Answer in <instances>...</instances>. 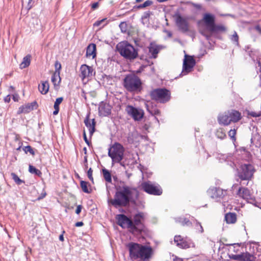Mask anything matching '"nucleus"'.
Here are the masks:
<instances>
[{
    "label": "nucleus",
    "instance_id": "nucleus-60",
    "mask_svg": "<svg viewBox=\"0 0 261 261\" xmlns=\"http://www.w3.org/2000/svg\"><path fill=\"white\" fill-rule=\"evenodd\" d=\"M153 4V1L151 0H147L145 2H144L142 4L144 7V8L150 6Z\"/></svg>",
    "mask_w": 261,
    "mask_h": 261
},
{
    "label": "nucleus",
    "instance_id": "nucleus-17",
    "mask_svg": "<svg viewBox=\"0 0 261 261\" xmlns=\"http://www.w3.org/2000/svg\"><path fill=\"white\" fill-rule=\"evenodd\" d=\"M237 195L243 198L244 199L246 200L248 202L253 204V205L257 206L256 204L254 203L253 202L255 201L254 198H252L250 190L247 188L244 187H240L237 192Z\"/></svg>",
    "mask_w": 261,
    "mask_h": 261
},
{
    "label": "nucleus",
    "instance_id": "nucleus-57",
    "mask_svg": "<svg viewBox=\"0 0 261 261\" xmlns=\"http://www.w3.org/2000/svg\"><path fill=\"white\" fill-rule=\"evenodd\" d=\"M200 33L201 35L204 36L207 41H208L209 42L210 41H211V37H212L211 35L207 34L206 33H205L204 31H200Z\"/></svg>",
    "mask_w": 261,
    "mask_h": 261
},
{
    "label": "nucleus",
    "instance_id": "nucleus-4",
    "mask_svg": "<svg viewBox=\"0 0 261 261\" xmlns=\"http://www.w3.org/2000/svg\"><path fill=\"white\" fill-rule=\"evenodd\" d=\"M116 50L126 60L132 62L139 57L138 49L127 41H123L116 46Z\"/></svg>",
    "mask_w": 261,
    "mask_h": 261
},
{
    "label": "nucleus",
    "instance_id": "nucleus-49",
    "mask_svg": "<svg viewBox=\"0 0 261 261\" xmlns=\"http://www.w3.org/2000/svg\"><path fill=\"white\" fill-rule=\"evenodd\" d=\"M55 70L54 73H56L57 74L60 75V70L62 68V65L60 62L58 60L56 61L55 63Z\"/></svg>",
    "mask_w": 261,
    "mask_h": 261
},
{
    "label": "nucleus",
    "instance_id": "nucleus-12",
    "mask_svg": "<svg viewBox=\"0 0 261 261\" xmlns=\"http://www.w3.org/2000/svg\"><path fill=\"white\" fill-rule=\"evenodd\" d=\"M125 111L128 115L131 116L135 121L141 120L144 115L143 110L139 108L135 107L132 105H127L126 107Z\"/></svg>",
    "mask_w": 261,
    "mask_h": 261
},
{
    "label": "nucleus",
    "instance_id": "nucleus-58",
    "mask_svg": "<svg viewBox=\"0 0 261 261\" xmlns=\"http://www.w3.org/2000/svg\"><path fill=\"white\" fill-rule=\"evenodd\" d=\"M21 113H27V111L25 110V107L24 105L21 106L18 109L17 111V114L19 115Z\"/></svg>",
    "mask_w": 261,
    "mask_h": 261
},
{
    "label": "nucleus",
    "instance_id": "nucleus-46",
    "mask_svg": "<svg viewBox=\"0 0 261 261\" xmlns=\"http://www.w3.org/2000/svg\"><path fill=\"white\" fill-rule=\"evenodd\" d=\"M105 21H106V22L103 24L102 25V27H105V25H106L109 22V20H107V18H104L101 20H98L97 21H96L94 23H93V27H98L101 24H102L103 22H105Z\"/></svg>",
    "mask_w": 261,
    "mask_h": 261
},
{
    "label": "nucleus",
    "instance_id": "nucleus-61",
    "mask_svg": "<svg viewBox=\"0 0 261 261\" xmlns=\"http://www.w3.org/2000/svg\"><path fill=\"white\" fill-rule=\"evenodd\" d=\"M144 9V7H143L142 4L134 6L133 7V9H132V11H135L137 9Z\"/></svg>",
    "mask_w": 261,
    "mask_h": 261
},
{
    "label": "nucleus",
    "instance_id": "nucleus-43",
    "mask_svg": "<svg viewBox=\"0 0 261 261\" xmlns=\"http://www.w3.org/2000/svg\"><path fill=\"white\" fill-rule=\"evenodd\" d=\"M236 153L237 155H240V154H244L246 156L250 155V153L247 150L246 148L245 147H240L237 150Z\"/></svg>",
    "mask_w": 261,
    "mask_h": 261
},
{
    "label": "nucleus",
    "instance_id": "nucleus-14",
    "mask_svg": "<svg viewBox=\"0 0 261 261\" xmlns=\"http://www.w3.org/2000/svg\"><path fill=\"white\" fill-rule=\"evenodd\" d=\"M229 258L237 261H255L256 257L248 252H242L238 254H229Z\"/></svg>",
    "mask_w": 261,
    "mask_h": 261
},
{
    "label": "nucleus",
    "instance_id": "nucleus-40",
    "mask_svg": "<svg viewBox=\"0 0 261 261\" xmlns=\"http://www.w3.org/2000/svg\"><path fill=\"white\" fill-rule=\"evenodd\" d=\"M215 135L217 138L220 140H223L226 138V133L222 128L217 129L215 133Z\"/></svg>",
    "mask_w": 261,
    "mask_h": 261
},
{
    "label": "nucleus",
    "instance_id": "nucleus-23",
    "mask_svg": "<svg viewBox=\"0 0 261 261\" xmlns=\"http://www.w3.org/2000/svg\"><path fill=\"white\" fill-rule=\"evenodd\" d=\"M81 77L82 79L86 77H91L93 75V69L92 67L86 64H83L81 67Z\"/></svg>",
    "mask_w": 261,
    "mask_h": 261
},
{
    "label": "nucleus",
    "instance_id": "nucleus-42",
    "mask_svg": "<svg viewBox=\"0 0 261 261\" xmlns=\"http://www.w3.org/2000/svg\"><path fill=\"white\" fill-rule=\"evenodd\" d=\"M11 175L13 180L17 185H20L22 184H24L25 182L24 180L21 179L19 176L15 173L12 172L11 173Z\"/></svg>",
    "mask_w": 261,
    "mask_h": 261
},
{
    "label": "nucleus",
    "instance_id": "nucleus-13",
    "mask_svg": "<svg viewBox=\"0 0 261 261\" xmlns=\"http://www.w3.org/2000/svg\"><path fill=\"white\" fill-rule=\"evenodd\" d=\"M115 218L117 220V224L119 226L122 228L127 227L130 229V232L132 233V220L129 217L124 214H120L117 215Z\"/></svg>",
    "mask_w": 261,
    "mask_h": 261
},
{
    "label": "nucleus",
    "instance_id": "nucleus-5",
    "mask_svg": "<svg viewBox=\"0 0 261 261\" xmlns=\"http://www.w3.org/2000/svg\"><path fill=\"white\" fill-rule=\"evenodd\" d=\"M144 220L145 215L143 212H138L134 215L132 220V233L141 234L146 232L147 229L144 223Z\"/></svg>",
    "mask_w": 261,
    "mask_h": 261
},
{
    "label": "nucleus",
    "instance_id": "nucleus-3",
    "mask_svg": "<svg viewBox=\"0 0 261 261\" xmlns=\"http://www.w3.org/2000/svg\"><path fill=\"white\" fill-rule=\"evenodd\" d=\"M122 85L127 91L136 94L143 90V83L141 79L134 72L128 73L123 79Z\"/></svg>",
    "mask_w": 261,
    "mask_h": 261
},
{
    "label": "nucleus",
    "instance_id": "nucleus-59",
    "mask_svg": "<svg viewBox=\"0 0 261 261\" xmlns=\"http://www.w3.org/2000/svg\"><path fill=\"white\" fill-rule=\"evenodd\" d=\"M91 9L92 10H96L99 6V3L98 2H94L90 5Z\"/></svg>",
    "mask_w": 261,
    "mask_h": 261
},
{
    "label": "nucleus",
    "instance_id": "nucleus-9",
    "mask_svg": "<svg viewBox=\"0 0 261 261\" xmlns=\"http://www.w3.org/2000/svg\"><path fill=\"white\" fill-rule=\"evenodd\" d=\"M141 189L147 194L159 196L163 193L161 186L158 184H153L150 181H144L141 183Z\"/></svg>",
    "mask_w": 261,
    "mask_h": 261
},
{
    "label": "nucleus",
    "instance_id": "nucleus-35",
    "mask_svg": "<svg viewBox=\"0 0 261 261\" xmlns=\"http://www.w3.org/2000/svg\"><path fill=\"white\" fill-rule=\"evenodd\" d=\"M103 176L105 180L109 183H112V175L111 172L105 168L102 169Z\"/></svg>",
    "mask_w": 261,
    "mask_h": 261
},
{
    "label": "nucleus",
    "instance_id": "nucleus-28",
    "mask_svg": "<svg viewBox=\"0 0 261 261\" xmlns=\"http://www.w3.org/2000/svg\"><path fill=\"white\" fill-rule=\"evenodd\" d=\"M225 220L227 224H234L237 221V214L235 213H228L225 215Z\"/></svg>",
    "mask_w": 261,
    "mask_h": 261
},
{
    "label": "nucleus",
    "instance_id": "nucleus-10",
    "mask_svg": "<svg viewBox=\"0 0 261 261\" xmlns=\"http://www.w3.org/2000/svg\"><path fill=\"white\" fill-rule=\"evenodd\" d=\"M173 17L175 18V24L179 31L183 33L189 31V23L188 19L184 17L178 10L175 12Z\"/></svg>",
    "mask_w": 261,
    "mask_h": 261
},
{
    "label": "nucleus",
    "instance_id": "nucleus-22",
    "mask_svg": "<svg viewBox=\"0 0 261 261\" xmlns=\"http://www.w3.org/2000/svg\"><path fill=\"white\" fill-rule=\"evenodd\" d=\"M148 48L149 53L151 55L150 58L155 59L160 50L162 48V46L157 45L154 42H151L150 43Z\"/></svg>",
    "mask_w": 261,
    "mask_h": 261
},
{
    "label": "nucleus",
    "instance_id": "nucleus-48",
    "mask_svg": "<svg viewBox=\"0 0 261 261\" xmlns=\"http://www.w3.org/2000/svg\"><path fill=\"white\" fill-rule=\"evenodd\" d=\"M22 150L24 151L25 153L29 152L31 154L33 155H34L35 153L33 148L30 145L24 146L22 148Z\"/></svg>",
    "mask_w": 261,
    "mask_h": 261
},
{
    "label": "nucleus",
    "instance_id": "nucleus-36",
    "mask_svg": "<svg viewBox=\"0 0 261 261\" xmlns=\"http://www.w3.org/2000/svg\"><path fill=\"white\" fill-rule=\"evenodd\" d=\"M88 185L90 186L89 182L82 180L80 181V186L82 191L85 193L90 194L91 190L88 189Z\"/></svg>",
    "mask_w": 261,
    "mask_h": 261
},
{
    "label": "nucleus",
    "instance_id": "nucleus-50",
    "mask_svg": "<svg viewBox=\"0 0 261 261\" xmlns=\"http://www.w3.org/2000/svg\"><path fill=\"white\" fill-rule=\"evenodd\" d=\"M63 97H59L56 98V101L54 102V108L60 109V105L62 103L63 100Z\"/></svg>",
    "mask_w": 261,
    "mask_h": 261
},
{
    "label": "nucleus",
    "instance_id": "nucleus-52",
    "mask_svg": "<svg viewBox=\"0 0 261 261\" xmlns=\"http://www.w3.org/2000/svg\"><path fill=\"white\" fill-rule=\"evenodd\" d=\"M187 4H190L193 7L195 8L197 10H200L202 9V6L199 4L194 3L192 2H187Z\"/></svg>",
    "mask_w": 261,
    "mask_h": 261
},
{
    "label": "nucleus",
    "instance_id": "nucleus-39",
    "mask_svg": "<svg viewBox=\"0 0 261 261\" xmlns=\"http://www.w3.org/2000/svg\"><path fill=\"white\" fill-rule=\"evenodd\" d=\"M179 223H180L182 226H192V222L191 220L188 219L187 218H182L180 217L178 218L177 220Z\"/></svg>",
    "mask_w": 261,
    "mask_h": 261
},
{
    "label": "nucleus",
    "instance_id": "nucleus-20",
    "mask_svg": "<svg viewBox=\"0 0 261 261\" xmlns=\"http://www.w3.org/2000/svg\"><path fill=\"white\" fill-rule=\"evenodd\" d=\"M253 128L250 139V146H255L256 148H259L261 146V136L257 132V128L256 127L254 126Z\"/></svg>",
    "mask_w": 261,
    "mask_h": 261
},
{
    "label": "nucleus",
    "instance_id": "nucleus-62",
    "mask_svg": "<svg viewBox=\"0 0 261 261\" xmlns=\"http://www.w3.org/2000/svg\"><path fill=\"white\" fill-rule=\"evenodd\" d=\"M82 205H78L76 207V208L75 210V213L77 214V215H79L81 211H82Z\"/></svg>",
    "mask_w": 261,
    "mask_h": 261
},
{
    "label": "nucleus",
    "instance_id": "nucleus-33",
    "mask_svg": "<svg viewBox=\"0 0 261 261\" xmlns=\"http://www.w3.org/2000/svg\"><path fill=\"white\" fill-rule=\"evenodd\" d=\"M138 136L139 134L137 132H132L130 134H129L127 137V141L128 143L130 144H134L138 141V140H137Z\"/></svg>",
    "mask_w": 261,
    "mask_h": 261
},
{
    "label": "nucleus",
    "instance_id": "nucleus-19",
    "mask_svg": "<svg viewBox=\"0 0 261 261\" xmlns=\"http://www.w3.org/2000/svg\"><path fill=\"white\" fill-rule=\"evenodd\" d=\"M90 113L89 112L86 115V116L85 117V119L84 120V123L86 125V126L88 128L89 131V135L90 137L91 138L93 136L94 133L96 131V122L95 121V119L94 118H93L91 119V122L90 120Z\"/></svg>",
    "mask_w": 261,
    "mask_h": 261
},
{
    "label": "nucleus",
    "instance_id": "nucleus-7",
    "mask_svg": "<svg viewBox=\"0 0 261 261\" xmlns=\"http://www.w3.org/2000/svg\"><path fill=\"white\" fill-rule=\"evenodd\" d=\"M124 151L123 145L116 142L109 148L108 156L111 158L112 162H120L123 159Z\"/></svg>",
    "mask_w": 261,
    "mask_h": 261
},
{
    "label": "nucleus",
    "instance_id": "nucleus-31",
    "mask_svg": "<svg viewBox=\"0 0 261 261\" xmlns=\"http://www.w3.org/2000/svg\"><path fill=\"white\" fill-rule=\"evenodd\" d=\"M49 83L46 81L41 83V86L39 85L38 89L40 92L43 95L46 94L49 90Z\"/></svg>",
    "mask_w": 261,
    "mask_h": 261
},
{
    "label": "nucleus",
    "instance_id": "nucleus-45",
    "mask_svg": "<svg viewBox=\"0 0 261 261\" xmlns=\"http://www.w3.org/2000/svg\"><path fill=\"white\" fill-rule=\"evenodd\" d=\"M236 133H237V129L233 128L231 129L228 133V136L230 137V139L232 140V142H235L236 141Z\"/></svg>",
    "mask_w": 261,
    "mask_h": 261
},
{
    "label": "nucleus",
    "instance_id": "nucleus-32",
    "mask_svg": "<svg viewBox=\"0 0 261 261\" xmlns=\"http://www.w3.org/2000/svg\"><path fill=\"white\" fill-rule=\"evenodd\" d=\"M31 56L30 55H28L24 57H23L22 62L20 64V68L23 69L28 67L31 63Z\"/></svg>",
    "mask_w": 261,
    "mask_h": 261
},
{
    "label": "nucleus",
    "instance_id": "nucleus-55",
    "mask_svg": "<svg viewBox=\"0 0 261 261\" xmlns=\"http://www.w3.org/2000/svg\"><path fill=\"white\" fill-rule=\"evenodd\" d=\"M147 66L148 65H142L136 71H134L133 72H134L136 74L141 73Z\"/></svg>",
    "mask_w": 261,
    "mask_h": 261
},
{
    "label": "nucleus",
    "instance_id": "nucleus-21",
    "mask_svg": "<svg viewBox=\"0 0 261 261\" xmlns=\"http://www.w3.org/2000/svg\"><path fill=\"white\" fill-rule=\"evenodd\" d=\"M202 20L207 30L216 22V17L214 14L212 13H205L203 14Z\"/></svg>",
    "mask_w": 261,
    "mask_h": 261
},
{
    "label": "nucleus",
    "instance_id": "nucleus-18",
    "mask_svg": "<svg viewBox=\"0 0 261 261\" xmlns=\"http://www.w3.org/2000/svg\"><path fill=\"white\" fill-rule=\"evenodd\" d=\"M112 106L103 101L100 102L98 107V115L100 117H108L111 114Z\"/></svg>",
    "mask_w": 261,
    "mask_h": 261
},
{
    "label": "nucleus",
    "instance_id": "nucleus-53",
    "mask_svg": "<svg viewBox=\"0 0 261 261\" xmlns=\"http://www.w3.org/2000/svg\"><path fill=\"white\" fill-rule=\"evenodd\" d=\"M83 139L87 145L90 147L92 146V143L88 139L85 130L83 132Z\"/></svg>",
    "mask_w": 261,
    "mask_h": 261
},
{
    "label": "nucleus",
    "instance_id": "nucleus-27",
    "mask_svg": "<svg viewBox=\"0 0 261 261\" xmlns=\"http://www.w3.org/2000/svg\"><path fill=\"white\" fill-rule=\"evenodd\" d=\"M212 33L217 34L219 32H223L226 31V28L222 24H216V22L207 30Z\"/></svg>",
    "mask_w": 261,
    "mask_h": 261
},
{
    "label": "nucleus",
    "instance_id": "nucleus-51",
    "mask_svg": "<svg viewBox=\"0 0 261 261\" xmlns=\"http://www.w3.org/2000/svg\"><path fill=\"white\" fill-rule=\"evenodd\" d=\"M119 27L122 33H125L127 31V24L125 22H121Z\"/></svg>",
    "mask_w": 261,
    "mask_h": 261
},
{
    "label": "nucleus",
    "instance_id": "nucleus-11",
    "mask_svg": "<svg viewBox=\"0 0 261 261\" xmlns=\"http://www.w3.org/2000/svg\"><path fill=\"white\" fill-rule=\"evenodd\" d=\"M196 63V61L192 56L186 55L183 60L182 71L179 76L182 77L192 71Z\"/></svg>",
    "mask_w": 261,
    "mask_h": 261
},
{
    "label": "nucleus",
    "instance_id": "nucleus-16",
    "mask_svg": "<svg viewBox=\"0 0 261 261\" xmlns=\"http://www.w3.org/2000/svg\"><path fill=\"white\" fill-rule=\"evenodd\" d=\"M174 242L176 246L181 249H187L191 247H194V243L190 240H186L180 235H176L174 238Z\"/></svg>",
    "mask_w": 261,
    "mask_h": 261
},
{
    "label": "nucleus",
    "instance_id": "nucleus-56",
    "mask_svg": "<svg viewBox=\"0 0 261 261\" xmlns=\"http://www.w3.org/2000/svg\"><path fill=\"white\" fill-rule=\"evenodd\" d=\"M88 156L85 155L84 157L83 161V168L85 171H86L88 169Z\"/></svg>",
    "mask_w": 261,
    "mask_h": 261
},
{
    "label": "nucleus",
    "instance_id": "nucleus-44",
    "mask_svg": "<svg viewBox=\"0 0 261 261\" xmlns=\"http://www.w3.org/2000/svg\"><path fill=\"white\" fill-rule=\"evenodd\" d=\"M244 114H247L248 116L250 115L252 117H257L261 116V111L258 112V113L255 112H250L248 110H246L244 112Z\"/></svg>",
    "mask_w": 261,
    "mask_h": 261
},
{
    "label": "nucleus",
    "instance_id": "nucleus-26",
    "mask_svg": "<svg viewBox=\"0 0 261 261\" xmlns=\"http://www.w3.org/2000/svg\"><path fill=\"white\" fill-rule=\"evenodd\" d=\"M86 56L87 57H92V59H94L96 57V45L95 43H90L86 48Z\"/></svg>",
    "mask_w": 261,
    "mask_h": 261
},
{
    "label": "nucleus",
    "instance_id": "nucleus-1",
    "mask_svg": "<svg viewBox=\"0 0 261 261\" xmlns=\"http://www.w3.org/2000/svg\"><path fill=\"white\" fill-rule=\"evenodd\" d=\"M115 190L113 198L108 199L109 205L113 206L115 208L126 207L130 204L137 205V201L140 196V192L137 187L129 186L116 176L113 177Z\"/></svg>",
    "mask_w": 261,
    "mask_h": 261
},
{
    "label": "nucleus",
    "instance_id": "nucleus-41",
    "mask_svg": "<svg viewBox=\"0 0 261 261\" xmlns=\"http://www.w3.org/2000/svg\"><path fill=\"white\" fill-rule=\"evenodd\" d=\"M248 55L254 62L258 59V53L255 50L251 49Z\"/></svg>",
    "mask_w": 261,
    "mask_h": 261
},
{
    "label": "nucleus",
    "instance_id": "nucleus-47",
    "mask_svg": "<svg viewBox=\"0 0 261 261\" xmlns=\"http://www.w3.org/2000/svg\"><path fill=\"white\" fill-rule=\"evenodd\" d=\"M230 39L236 45L239 46V36L236 31H234V34L231 36Z\"/></svg>",
    "mask_w": 261,
    "mask_h": 261
},
{
    "label": "nucleus",
    "instance_id": "nucleus-8",
    "mask_svg": "<svg viewBox=\"0 0 261 261\" xmlns=\"http://www.w3.org/2000/svg\"><path fill=\"white\" fill-rule=\"evenodd\" d=\"M255 171L254 166L251 164H242L237 169V173L242 180H248L253 176Z\"/></svg>",
    "mask_w": 261,
    "mask_h": 261
},
{
    "label": "nucleus",
    "instance_id": "nucleus-25",
    "mask_svg": "<svg viewBox=\"0 0 261 261\" xmlns=\"http://www.w3.org/2000/svg\"><path fill=\"white\" fill-rule=\"evenodd\" d=\"M218 122L220 125L224 126L228 125L231 123L229 114L225 113L219 114L218 116Z\"/></svg>",
    "mask_w": 261,
    "mask_h": 261
},
{
    "label": "nucleus",
    "instance_id": "nucleus-30",
    "mask_svg": "<svg viewBox=\"0 0 261 261\" xmlns=\"http://www.w3.org/2000/svg\"><path fill=\"white\" fill-rule=\"evenodd\" d=\"M229 115L231 122H237L242 118L241 113L237 110H232Z\"/></svg>",
    "mask_w": 261,
    "mask_h": 261
},
{
    "label": "nucleus",
    "instance_id": "nucleus-6",
    "mask_svg": "<svg viewBox=\"0 0 261 261\" xmlns=\"http://www.w3.org/2000/svg\"><path fill=\"white\" fill-rule=\"evenodd\" d=\"M149 95L151 99L161 103L168 102L171 98L170 91L166 88H159L152 90Z\"/></svg>",
    "mask_w": 261,
    "mask_h": 261
},
{
    "label": "nucleus",
    "instance_id": "nucleus-15",
    "mask_svg": "<svg viewBox=\"0 0 261 261\" xmlns=\"http://www.w3.org/2000/svg\"><path fill=\"white\" fill-rule=\"evenodd\" d=\"M226 191L218 187H211L207 191V195L217 201L222 199L226 194Z\"/></svg>",
    "mask_w": 261,
    "mask_h": 261
},
{
    "label": "nucleus",
    "instance_id": "nucleus-24",
    "mask_svg": "<svg viewBox=\"0 0 261 261\" xmlns=\"http://www.w3.org/2000/svg\"><path fill=\"white\" fill-rule=\"evenodd\" d=\"M145 107L147 111L152 116L159 115L161 113L160 110L150 101H147L145 103Z\"/></svg>",
    "mask_w": 261,
    "mask_h": 261
},
{
    "label": "nucleus",
    "instance_id": "nucleus-38",
    "mask_svg": "<svg viewBox=\"0 0 261 261\" xmlns=\"http://www.w3.org/2000/svg\"><path fill=\"white\" fill-rule=\"evenodd\" d=\"M29 171L31 174L37 175L38 177H41L42 175L41 171L36 168L35 166L31 165H30L29 166Z\"/></svg>",
    "mask_w": 261,
    "mask_h": 261
},
{
    "label": "nucleus",
    "instance_id": "nucleus-64",
    "mask_svg": "<svg viewBox=\"0 0 261 261\" xmlns=\"http://www.w3.org/2000/svg\"><path fill=\"white\" fill-rule=\"evenodd\" d=\"M19 96L18 94H14L12 96V99L15 102L18 101L19 100Z\"/></svg>",
    "mask_w": 261,
    "mask_h": 261
},
{
    "label": "nucleus",
    "instance_id": "nucleus-29",
    "mask_svg": "<svg viewBox=\"0 0 261 261\" xmlns=\"http://www.w3.org/2000/svg\"><path fill=\"white\" fill-rule=\"evenodd\" d=\"M51 81L53 83L55 89H58L59 85L61 82V78L60 74L53 73L51 77Z\"/></svg>",
    "mask_w": 261,
    "mask_h": 261
},
{
    "label": "nucleus",
    "instance_id": "nucleus-37",
    "mask_svg": "<svg viewBox=\"0 0 261 261\" xmlns=\"http://www.w3.org/2000/svg\"><path fill=\"white\" fill-rule=\"evenodd\" d=\"M152 15H153V13H152V12H151L150 11H147L144 12L141 18V19L142 20V23L143 24H145L147 22H148L149 21L148 18Z\"/></svg>",
    "mask_w": 261,
    "mask_h": 261
},
{
    "label": "nucleus",
    "instance_id": "nucleus-34",
    "mask_svg": "<svg viewBox=\"0 0 261 261\" xmlns=\"http://www.w3.org/2000/svg\"><path fill=\"white\" fill-rule=\"evenodd\" d=\"M25 110L27 111V113H29L30 111L37 109L38 105L36 101H34L31 103H28L24 105Z\"/></svg>",
    "mask_w": 261,
    "mask_h": 261
},
{
    "label": "nucleus",
    "instance_id": "nucleus-63",
    "mask_svg": "<svg viewBox=\"0 0 261 261\" xmlns=\"http://www.w3.org/2000/svg\"><path fill=\"white\" fill-rule=\"evenodd\" d=\"M46 193L44 191V190H43L42 192L41 193L40 195L38 197V200L42 199L46 196Z\"/></svg>",
    "mask_w": 261,
    "mask_h": 261
},
{
    "label": "nucleus",
    "instance_id": "nucleus-54",
    "mask_svg": "<svg viewBox=\"0 0 261 261\" xmlns=\"http://www.w3.org/2000/svg\"><path fill=\"white\" fill-rule=\"evenodd\" d=\"M140 59L141 60H144L147 63L148 66H151L153 64V62L150 61L147 58L145 57V56L142 55L140 56Z\"/></svg>",
    "mask_w": 261,
    "mask_h": 261
},
{
    "label": "nucleus",
    "instance_id": "nucleus-2",
    "mask_svg": "<svg viewBox=\"0 0 261 261\" xmlns=\"http://www.w3.org/2000/svg\"><path fill=\"white\" fill-rule=\"evenodd\" d=\"M126 246L132 260L139 259V261H147L153 254L152 248L150 246L130 242Z\"/></svg>",
    "mask_w": 261,
    "mask_h": 261
}]
</instances>
